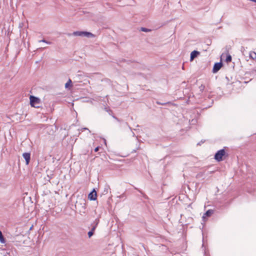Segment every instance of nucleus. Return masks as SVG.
Instances as JSON below:
<instances>
[{"mask_svg": "<svg viewBox=\"0 0 256 256\" xmlns=\"http://www.w3.org/2000/svg\"><path fill=\"white\" fill-rule=\"evenodd\" d=\"M82 34V36L87 38H94V34L90 32H83Z\"/></svg>", "mask_w": 256, "mask_h": 256, "instance_id": "nucleus-8", "label": "nucleus"}, {"mask_svg": "<svg viewBox=\"0 0 256 256\" xmlns=\"http://www.w3.org/2000/svg\"><path fill=\"white\" fill-rule=\"evenodd\" d=\"M98 221L97 223H96L95 224H94L91 230H90V232H92L94 233V230H96V226H98Z\"/></svg>", "mask_w": 256, "mask_h": 256, "instance_id": "nucleus-14", "label": "nucleus"}, {"mask_svg": "<svg viewBox=\"0 0 256 256\" xmlns=\"http://www.w3.org/2000/svg\"><path fill=\"white\" fill-rule=\"evenodd\" d=\"M199 54L200 52L197 50L192 51L190 54V61L192 62Z\"/></svg>", "mask_w": 256, "mask_h": 256, "instance_id": "nucleus-6", "label": "nucleus"}, {"mask_svg": "<svg viewBox=\"0 0 256 256\" xmlns=\"http://www.w3.org/2000/svg\"><path fill=\"white\" fill-rule=\"evenodd\" d=\"M213 213L214 210H208L204 214L202 219L204 220L206 217L210 216Z\"/></svg>", "mask_w": 256, "mask_h": 256, "instance_id": "nucleus-7", "label": "nucleus"}, {"mask_svg": "<svg viewBox=\"0 0 256 256\" xmlns=\"http://www.w3.org/2000/svg\"><path fill=\"white\" fill-rule=\"evenodd\" d=\"M0 242L2 244H4L6 242V240L2 236V232L0 230Z\"/></svg>", "mask_w": 256, "mask_h": 256, "instance_id": "nucleus-12", "label": "nucleus"}, {"mask_svg": "<svg viewBox=\"0 0 256 256\" xmlns=\"http://www.w3.org/2000/svg\"><path fill=\"white\" fill-rule=\"evenodd\" d=\"M232 60V56L230 54H228L227 56H226V61L227 62H231Z\"/></svg>", "mask_w": 256, "mask_h": 256, "instance_id": "nucleus-13", "label": "nucleus"}, {"mask_svg": "<svg viewBox=\"0 0 256 256\" xmlns=\"http://www.w3.org/2000/svg\"><path fill=\"white\" fill-rule=\"evenodd\" d=\"M94 234V233L92 232H88V238H90L92 235Z\"/></svg>", "mask_w": 256, "mask_h": 256, "instance_id": "nucleus-17", "label": "nucleus"}, {"mask_svg": "<svg viewBox=\"0 0 256 256\" xmlns=\"http://www.w3.org/2000/svg\"><path fill=\"white\" fill-rule=\"evenodd\" d=\"M38 42H46V43L47 44H51V42H47V41H46V40H39Z\"/></svg>", "mask_w": 256, "mask_h": 256, "instance_id": "nucleus-16", "label": "nucleus"}, {"mask_svg": "<svg viewBox=\"0 0 256 256\" xmlns=\"http://www.w3.org/2000/svg\"><path fill=\"white\" fill-rule=\"evenodd\" d=\"M204 256H206V254H204Z\"/></svg>", "mask_w": 256, "mask_h": 256, "instance_id": "nucleus-22", "label": "nucleus"}, {"mask_svg": "<svg viewBox=\"0 0 256 256\" xmlns=\"http://www.w3.org/2000/svg\"><path fill=\"white\" fill-rule=\"evenodd\" d=\"M99 222V220L98 219H96L94 222V224H95L96 223H97V222Z\"/></svg>", "mask_w": 256, "mask_h": 256, "instance_id": "nucleus-20", "label": "nucleus"}, {"mask_svg": "<svg viewBox=\"0 0 256 256\" xmlns=\"http://www.w3.org/2000/svg\"><path fill=\"white\" fill-rule=\"evenodd\" d=\"M250 58L252 60H256V53L254 52H250L249 53Z\"/></svg>", "mask_w": 256, "mask_h": 256, "instance_id": "nucleus-10", "label": "nucleus"}, {"mask_svg": "<svg viewBox=\"0 0 256 256\" xmlns=\"http://www.w3.org/2000/svg\"><path fill=\"white\" fill-rule=\"evenodd\" d=\"M83 32L82 31H76L74 32L72 35L74 36H82Z\"/></svg>", "mask_w": 256, "mask_h": 256, "instance_id": "nucleus-9", "label": "nucleus"}, {"mask_svg": "<svg viewBox=\"0 0 256 256\" xmlns=\"http://www.w3.org/2000/svg\"><path fill=\"white\" fill-rule=\"evenodd\" d=\"M141 30L144 32H148L150 31V30L145 28H142Z\"/></svg>", "mask_w": 256, "mask_h": 256, "instance_id": "nucleus-15", "label": "nucleus"}, {"mask_svg": "<svg viewBox=\"0 0 256 256\" xmlns=\"http://www.w3.org/2000/svg\"><path fill=\"white\" fill-rule=\"evenodd\" d=\"M88 130V132H90V130H89L87 128H82L81 130L83 131L84 130Z\"/></svg>", "mask_w": 256, "mask_h": 256, "instance_id": "nucleus-18", "label": "nucleus"}, {"mask_svg": "<svg viewBox=\"0 0 256 256\" xmlns=\"http://www.w3.org/2000/svg\"><path fill=\"white\" fill-rule=\"evenodd\" d=\"M30 104L34 108H38V104H40V99L34 96H31L30 98Z\"/></svg>", "mask_w": 256, "mask_h": 256, "instance_id": "nucleus-1", "label": "nucleus"}, {"mask_svg": "<svg viewBox=\"0 0 256 256\" xmlns=\"http://www.w3.org/2000/svg\"><path fill=\"white\" fill-rule=\"evenodd\" d=\"M244 50V47H242L241 48V51L243 52V50Z\"/></svg>", "mask_w": 256, "mask_h": 256, "instance_id": "nucleus-21", "label": "nucleus"}, {"mask_svg": "<svg viewBox=\"0 0 256 256\" xmlns=\"http://www.w3.org/2000/svg\"><path fill=\"white\" fill-rule=\"evenodd\" d=\"M222 64L221 62L216 63L213 67L212 72L214 73L217 72L222 67Z\"/></svg>", "mask_w": 256, "mask_h": 256, "instance_id": "nucleus-3", "label": "nucleus"}, {"mask_svg": "<svg viewBox=\"0 0 256 256\" xmlns=\"http://www.w3.org/2000/svg\"><path fill=\"white\" fill-rule=\"evenodd\" d=\"M88 198L90 200H95L96 199V192L94 189L90 192L88 196Z\"/></svg>", "mask_w": 256, "mask_h": 256, "instance_id": "nucleus-4", "label": "nucleus"}, {"mask_svg": "<svg viewBox=\"0 0 256 256\" xmlns=\"http://www.w3.org/2000/svg\"><path fill=\"white\" fill-rule=\"evenodd\" d=\"M98 150H99V147H98H98H96V148H95V149H94V152H97Z\"/></svg>", "mask_w": 256, "mask_h": 256, "instance_id": "nucleus-19", "label": "nucleus"}, {"mask_svg": "<svg viewBox=\"0 0 256 256\" xmlns=\"http://www.w3.org/2000/svg\"><path fill=\"white\" fill-rule=\"evenodd\" d=\"M225 154V150L222 149L218 150L214 156V158L218 162L222 160V156Z\"/></svg>", "mask_w": 256, "mask_h": 256, "instance_id": "nucleus-2", "label": "nucleus"}, {"mask_svg": "<svg viewBox=\"0 0 256 256\" xmlns=\"http://www.w3.org/2000/svg\"><path fill=\"white\" fill-rule=\"evenodd\" d=\"M22 156L26 160V164H28L30 161V154L29 152H24L22 154Z\"/></svg>", "mask_w": 256, "mask_h": 256, "instance_id": "nucleus-5", "label": "nucleus"}, {"mask_svg": "<svg viewBox=\"0 0 256 256\" xmlns=\"http://www.w3.org/2000/svg\"><path fill=\"white\" fill-rule=\"evenodd\" d=\"M72 82L70 79H69L67 82L65 84V88H68L72 86Z\"/></svg>", "mask_w": 256, "mask_h": 256, "instance_id": "nucleus-11", "label": "nucleus"}]
</instances>
